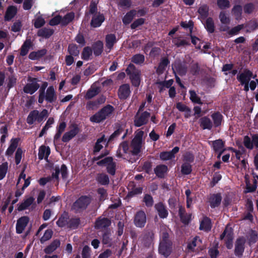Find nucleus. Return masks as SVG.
<instances>
[{
    "label": "nucleus",
    "mask_w": 258,
    "mask_h": 258,
    "mask_svg": "<svg viewBox=\"0 0 258 258\" xmlns=\"http://www.w3.org/2000/svg\"><path fill=\"white\" fill-rule=\"evenodd\" d=\"M47 86V83H44L39 91V95L38 102L42 103L44 99L48 102L55 101L57 99V96L53 86H49L46 90L45 94L44 91Z\"/></svg>",
    "instance_id": "obj_1"
},
{
    "label": "nucleus",
    "mask_w": 258,
    "mask_h": 258,
    "mask_svg": "<svg viewBox=\"0 0 258 258\" xmlns=\"http://www.w3.org/2000/svg\"><path fill=\"white\" fill-rule=\"evenodd\" d=\"M114 111L113 106L108 105L103 107L100 111L98 112L90 117V121L93 122L99 123L107 117H109Z\"/></svg>",
    "instance_id": "obj_2"
},
{
    "label": "nucleus",
    "mask_w": 258,
    "mask_h": 258,
    "mask_svg": "<svg viewBox=\"0 0 258 258\" xmlns=\"http://www.w3.org/2000/svg\"><path fill=\"white\" fill-rule=\"evenodd\" d=\"M143 135L144 132L142 131L139 130L136 132L135 137L133 139L131 144L133 154L137 155L140 152L143 142Z\"/></svg>",
    "instance_id": "obj_3"
},
{
    "label": "nucleus",
    "mask_w": 258,
    "mask_h": 258,
    "mask_svg": "<svg viewBox=\"0 0 258 258\" xmlns=\"http://www.w3.org/2000/svg\"><path fill=\"white\" fill-rule=\"evenodd\" d=\"M126 73L130 75L133 85L138 87L140 84V71L136 70L135 66L130 64L126 70Z\"/></svg>",
    "instance_id": "obj_4"
},
{
    "label": "nucleus",
    "mask_w": 258,
    "mask_h": 258,
    "mask_svg": "<svg viewBox=\"0 0 258 258\" xmlns=\"http://www.w3.org/2000/svg\"><path fill=\"white\" fill-rule=\"evenodd\" d=\"M99 165H104L106 167L108 173L113 175L115 173V163L113 162L111 157H106L97 162Z\"/></svg>",
    "instance_id": "obj_5"
},
{
    "label": "nucleus",
    "mask_w": 258,
    "mask_h": 258,
    "mask_svg": "<svg viewBox=\"0 0 258 258\" xmlns=\"http://www.w3.org/2000/svg\"><path fill=\"white\" fill-rule=\"evenodd\" d=\"M256 77V75L250 71L244 70L237 75V79L241 83H246L249 82L251 78L255 79Z\"/></svg>",
    "instance_id": "obj_6"
},
{
    "label": "nucleus",
    "mask_w": 258,
    "mask_h": 258,
    "mask_svg": "<svg viewBox=\"0 0 258 258\" xmlns=\"http://www.w3.org/2000/svg\"><path fill=\"white\" fill-rule=\"evenodd\" d=\"M149 116L150 114L146 111L143 113L138 112L135 116V119L134 120L135 125L136 126L139 127L146 123L148 120Z\"/></svg>",
    "instance_id": "obj_7"
},
{
    "label": "nucleus",
    "mask_w": 258,
    "mask_h": 258,
    "mask_svg": "<svg viewBox=\"0 0 258 258\" xmlns=\"http://www.w3.org/2000/svg\"><path fill=\"white\" fill-rule=\"evenodd\" d=\"M220 238L221 239H225L226 246L228 249L232 247L233 233L231 228L227 227Z\"/></svg>",
    "instance_id": "obj_8"
},
{
    "label": "nucleus",
    "mask_w": 258,
    "mask_h": 258,
    "mask_svg": "<svg viewBox=\"0 0 258 258\" xmlns=\"http://www.w3.org/2000/svg\"><path fill=\"white\" fill-rule=\"evenodd\" d=\"M39 87V85L37 83L36 79H31L29 82L27 83L24 88V91L30 94H32L35 92Z\"/></svg>",
    "instance_id": "obj_9"
},
{
    "label": "nucleus",
    "mask_w": 258,
    "mask_h": 258,
    "mask_svg": "<svg viewBox=\"0 0 258 258\" xmlns=\"http://www.w3.org/2000/svg\"><path fill=\"white\" fill-rule=\"evenodd\" d=\"M187 247L191 250L199 252L203 248L204 245L200 237H196L191 242L188 243Z\"/></svg>",
    "instance_id": "obj_10"
},
{
    "label": "nucleus",
    "mask_w": 258,
    "mask_h": 258,
    "mask_svg": "<svg viewBox=\"0 0 258 258\" xmlns=\"http://www.w3.org/2000/svg\"><path fill=\"white\" fill-rule=\"evenodd\" d=\"M134 222L138 227H143L146 222V215L144 212L141 211L138 212L135 217Z\"/></svg>",
    "instance_id": "obj_11"
},
{
    "label": "nucleus",
    "mask_w": 258,
    "mask_h": 258,
    "mask_svg": "<svg viewBox=\"0 0 258 258\" xmlns=\"http://www.w3.org/2000/svg\"><path fill=\"white\" fill-rule=\"evenodd\" d=\"M29 221V219L27 216H23L19 218L16 224V232L17 233H22Z\"/></svg>",
    "instance_id": "obj_12"
},
{
    "label": "nucleus",
    "mask_w": 258,
    "mask_h": 258,
    "mask_svg": "<svg viewBox=\"0 0 258 258\" xmlns=\"http://www.w3.org/2000/svg\"><path fill=\"white\" fill-rule=\"evenodd\" d=\"M79 132L77 125H73L70 131L66 132L63 136L62 140L67 142L74 138Z\"/></svg>",
    "instance_id": "obj_13"
},
{
    "label": "nucleus",
    "mask_w": 258,
    "mask_h": 258,
    "mask_svg": "<svg viewBox=\"0 0 258 258\" xmlns=\"http://www.w3.org/2000/svg\"><path fill=\"white\" fill-rule=\"evenodd\" d=\"M179 148L174 147L171 151L163 152L160 154V158L163 161H167L174 158L175 154L179 151Z\"/></svg>",
    "instance_id": "obj_14"
},
{
    "label": "nucleus",
    "mask_w": 258,
    "mask_h": 258,
    "mask_svg": "<svg viewBox=\"0 0 258 258\" xmlns=\"http://www.w3.org/2000/svg\"><path fill=\"white\" fill-rule=\"evenodd\" d=\"M90 198L87 197L80 198L73 205L74 208L76 209H84L90 203Z\"/></svg>",
    "instance_id": "obj_15"
},
{
    "label": "nucleus",
    "mask_w": 258,
    "mask_h": 258,
    "mask_svg": "<svg viewBox=\"0 0 258 258\" xmlns=\"http://www.w3.org/2000/svg\"><path fill=\"white\" fill-rule=\"evenodd\" d=\"M130 87L128 84H123L119 87L118 95L120 99H125L130 96Z\"/></svg>",
    "instance_id": "obj_16"
},
{
    "label": "nucleus",
    "mask_w": 258,
    "mask_h": 258,
    "mask_svg": "<svg viewBox=\"0 0 258 258\" xmlns=\"http://www.w3.org/2000/svg\"><path fill=\"white\" fill-rule=\"evenodd\" d=\"M154 234L152 231L146 232L142 237V243L145 246H150L153 244Z\"/></svg>",
    "instance_id": "obj_17"
},
{
    "label": "nucleus",
    "mask_w": 258,
    "mask_h": 258,
    "mask_svg": "<svg viewBox=\"0 0 258 258\" xmlns=\"http://www.w3.org/2000/svg\"><path fill=\"white\" fill-rule=\"evenodd\" d=\"M221 200L222 198L220 194H212L210 195L208 202L212 208H215L220 205Z\"/></svg>",
    "instance_id": "obj_18"
},
{
    "label": "nucleus",
    "mask_w": 258,
    "mask_h": 258,
    "mask_svg": "<svg viewBox=\"0 0 258 258\" xmlns=\"http://www.w3.org/2000/svg\"><path fill=\"white\" fill-rule=\"evenodd\" d=\"M245 242V239L243 237H241L237 239L235 244V252L237 255H241L244 250V245Z\"/></svg>",
    "instance_id": "obj_19"
},
{
    "label": "nucleus",
    "mask_w": 258,
    "mask_h": 258,
    "mask_svg": "<svg viewBox=\"0 0 258 258\" xmlns=\"http://www.w3.org/2000/svg\"><path fill=\"white\" fill-rule=\"evenodd\" d=\"M104 20V17L102 14H95L92 19L91 25L93 27H98L101 26Z\"/></svg>",
    "instance_id": "obj_20"
},
{
    "label": "nucleus",
    "mask_w": 258,
    "mask_h": 258,
    "mask_svg": "<svg viewBox=\"0 0 258 258\" xmlns=\"http://www.w3.org/2000/svg\"><path fill=\"white\" fill-rule=\"evenodd\" d=\"M159 253L165 257L168 256L171 251V242L169 243H160Z\"/></svg>",
    "instance_id": "obj_21"
},
{
    "label": "nucleus",
    "mask_w": 258,
    "mask_h": 258,
    "mask_svg": "<svg viewBox=\"0 0 258 258\" xmlns=\"http://www.w3.org/2000/svg\"><path fill=\"white\" fill-rule=\"evenodd\" d=\"M155 208L158 215L161 218H165L168 216V211L165 206L161 203H159L155 205Z\"/></svg>",
    "instance_id": "obj_22"
},
{
    "label": "nucleus",
    "mask_w": 258,
    "mask_h": 258,
    "mask_svg": "<svg viewBox=\"0 0 258 258\" xmlns=\"http://www.w3.org/2000/svg\"><path fill=\"white\" fill-rule=\"evenodd\" d=\"M128 145L126 142H122L119 146L116 152V156L118 157L124 158V154L128 153Z\"/></svg>",
    "instance_id": "obj_23"
},
{
    "label": "nucleus",
    "mask_w": 258,
    "mask_h": 258,
    "mask_svg": "<svg viewBox=\"0 0 258 258\" xmlns=\"http://www.w3.org/2000/svg\"><path fill=\"white\" fill-rule=\"evenodd\" d=\"M50 150L48 147L45 146H41L39 149L38 158L39 159H47L50 154Z\"/></svg>",
    "instance_id": "obj_24"
},
{
    "label": "nucleus",
    "mask_w": 258,
    "mask_h": 258,
    "mask_svg": "<svg viewBox=\"0 0 258 258\" xmlns=\"http://www.w3.org/2000/svg\"><path fill=\"white\" fill-rule=\"evenodd\" d=\"M110 224V221L107 218L100 217L95 223V227L97 229H102L108 226Z\"/></svg>",
    "instance_id": "obj_25"
},
{
    "label": "nucleus",
    "mask_w": 258,
    "mask_h": 258,
    "mask_svg": "<svg viewBox=\"0 0 258 258\" xmlns=\"http://www.w3.org/2000/svg\"><path fill=\"white\" fill-rule=\"evenodd\" d=\"M19 141V138L12 139L11 140L10 145L6 151V154L8 155H11L13 154L16 148Z\"/></svg>",
    "instance_id": "obj_26"
},
{
    "label": "nucleus",
    "mask_w": 258,
    "mask_h": 258,
    "mask_svg": "<svg viewBox=\"0 0 258 258\" xmlns=\"http://www.w3.org/2000/svg\"><path fill=\"white\" fill-rule=\"evenodd\" d=\"M213 147L216 152H219V154L218 156V157L219 158L224 150V143L223 141L221 140H218L213 142Z\"/></svg>",
    "instance_id": "obj_27"
},
{
    "label": "nucleus",
    "mask_w": 258,
    "mask_h": 258,
    "mask_svg": "<svg viewBox=\"0 0 258 258\" xmlns=\"http://www.w3.org/2000/svg\"><path fill=\"white\" fill-rule=\"evenodd\" d=\"M59 172L61 173L62 177L63 178H65L67 176V167L64 165H62L60 168V169L58 167H55V173L52 174V176L57 178L58 177V174Z\"/></svg>",
    "instance_id": "obj_28"
},
{
    "label": "nucleus",
    "mask_w": 258,
    "mask_h": 258,
    "mask_svg": "<svg viewBox=\"0 0 258 258\" xmlns=\"http://www.w3.org/2000/svg\"><path fill=\"white\" fill-rule=\"evenodd\" d=\"M34 199L32 197H29L25 199L24 201L20 204L18 209L19 211H22L29 207L34 202Z\"/></svg>",
    "instance_id": "obj_29"
},
{
    "label": "nucleus",
    "mask_w": 258,
    "mask_h": 258,
    "mask_svg": "<svg viewBox=\"0 0 258 258\" xmlns=\"http://www.w3.org/2000/svg\"><path fill=\"white\" fill-rule=\"evenodd\" d=\"M200 126L204 129H208L210 130L212 127V122L211 120L207 117H204L200 119Z\"/></svg>",
    "instance_id": "obj_30"
},
{
    "label": "nucleus",
    "mask_w": 258,
    "mask_h": 258,
    "mask_svg": "<svg viewBox=\"0 0 258 258\" xmlns=\"http://www.w3.org/2000/svg\"><path fill=\"white\" fill-rule=\"evenodd\" d=\"M156 175L159 177H162L167 173V167L164 165H159L154 169Z\"/></svg>",
    "instance_id": "obj_31"
},
{
    "label": "nucleus",
    "mask_w": 258,
    "mask_h": 258,
    "mask_svg": "<svg viewBox=\"0 0 258 258\" xmlns=\"http://www.w3.org/2000/svg\"><path fill=\"white\" fill-rule=\"evenodd\" d=\"M211 228V222L209 218L207 217L204 218L202 220L200 226V229L205 231L210 230Z\"/></svg>",
    "instance_id": "obj_32"
},
{
    "label": "nucleus",
    "mask_w": 258,
    "mask_h": 258,
    "mask_svg": "<svg viewBox=\"0 0 258 258\" xmlns=\"http://www.w3.org/2000/svg\"><path fill=\"white\" fill-rule=\"evenodd\" d=\"M59 245V241L55 240L44 249V252L46 253H50L54 251Z\"/></svg>",
    "instance_id": "obj_33"
},
{
    "label": "nucleus",
    "mask_w": 258,
    "mask_h": 258,
    "mask_svg": "<svg viewBox=\"0 0 258 258\" xmlns=\"http://www.w3.org/2000/svg\"><path fill=\"white\" fill-rule=\"evenodd\" d=\"M106 47L110 49L116 42V37L114 34H108L106 36Z\"/></svg>",
    "instance_id": "obj_34"
},
{
    "label": "nucleus",
    "mask_w": 258,
    "mask_h": 258,
    "mask_svg": "<svg viewBox=\"0 0 258 258\" xmlns=\"http://www.w3.org/2000/svg\"><path fill=\"white\" fill-rule=\"evenodd\" d=\"M136 15L137 12L136 11H131L130 12L127 13L123 18V23L124 24H128L130 23Z\"/></svg>",
    "instance_id": "obj_35"
},
{
    "label": "nucleus",
    "mask_w": 258,
    "mask_h": 258,
    "mask_svg": "<svg viewBox=\"0 0 258 258\" xmlns=\"http://www.w3.org/2000/svg\"><path fill=\"white\" fill-rule=\"evenodd\" d=\"M17 12V9L14 6L9 7L6 12L5 19L7 20H10L12 19Z\"/></svg>",
    "instance_id": "obj_36"
},
{
    "label": "nucleus",
    "mask_w": 258,
    "mask_h": 258,
    "mask_svg": "<svg viewBox=\"0 0 258 258\" xmlns=\"http://www.w3.org/2000/svg\"><path fill=\"white\" fill-rule=\"evenodd\" d=\"M212 118L213 120L214 125L215 126H218L221 123L222 120V115L219 112H215L212 114Z\"/></svg>",
    "instance_id": "obj_37"
},
{
    "label": "nucleus",
    "mask_w": 258,
    "mask_h": 258,
    "mask_svg": "<svg viewBox=\"0 0 258 258\" xmlns=\"http://www.w3.org/2000/svg\"><path fill=\"white\" fill-rule=\"evenodd\" d=\"M39 112L37 110H34L30 112L27 117V122L29 124H32L35 121H38Z\"/></svg>",
    "instance_id": "obj_38"
},
{
    "label": "nucleus",
    "mask_w": 258,
    "mask_h": 258,
    "mask_svg": "<svg viewBox=\"0 0 258 258\" xmlns=\"http://www.w3.org/2000/svg\"><path fill=\"white\" fill-rule=\"evenodd\" d=\"M96 180L102 185L108 184L109 182L108 176L103 173L98 174L96 177Z\"/></svg>",
    "instance_id": "obj_39"
},
{
    "label": "nucleus",
    "mask_w": 258,
    "mask_h": 258,
    "mask_svg": "<svg viewBox=\"0 0 258 258\" xmlns=\"http://www.w3.org/2000/svg\"><path fill=\"white\" fill-rule=\"evenodd\" d=\"M46 52V51L45 49H42L37 52H32L30 53L29 57L32 60L37 59L44 55Z\"/></svg>",
    "instance_id": "obj_40"
},
{
    "label": "nucleus",
    "mask_w": 258,
    "mask_h": 258,
    "mask_svg": "<svg viewBox=\"0 0 258 258\" xmlns=\"http://www.w3.org/2000/svg\"><path fill=\"white\" fill-rule=\"evenodd\" d=\"M179 214L180 215L182 222L184 224H187L190 220V215H184V211L183 208L180 207L179 209Z\"/></svg>",
    "instance_id": "obj_41"
},
{
    "label": "nucleus",
    "mask_w": 258,
    "mask_h": 258,
    "mask_svg": "<svg viewBox=\"0 0 258 258\" xmlns=\"http://www.w3.org/2000/svg\"><path fill=\"white\" fill-rule=\"evenodd\" d=\"M99 92V89L97 87H92L87 92L85 97L87 99H91L97 95Z\"/></svg>",
    "instance_id": "obj_42"
},
{
    "label": "nucleus",
    "mask_w": 258,
    "mask_h": 258,
    "mask_svg": "<svg viewBox=\"0 0 258 258\" xmlns=\"http://www.w3.org/2000/svg\"><path fill=\"white\" fill-rule=\"evenodd\" d=\"M103 44L101 41H97L93 46L94 53L96 55H100L103 49Z\"/></svg>",
    "instance_id": "obj_43"
},
{
    "label": "nucleus",
    "mask_w": 258,
    "mask_h": 258,
    "mask_svg": "<svg viewBox=\"0 0 258 258\" xmlns=\"http://www.w3.org/2000/svg\"><path fill=\"white\" fill-rule=\"evenodd\" d=\"M209 7L207 5L201 6L198 10L201 18L205 19L208 15Z\"/></svg>",
    "instance_id": "obj_44"
},
{
    "label": "nucleus",
    "mask_w": 258,
    "mask_h": 258,
    "mask_svg": "<svg viewBox=\"0 0 258 258\" xmlns=\"http://www.w3.org/2000/svg\"><path fill=\"white\" fill-rule=\"evenodd\" d=\"M54 123V120L52 118H49L45 126L42 128V131H41L40 134H39V137H42L46 133V131L48 130L49 128H50L51 126V125Z\"/></svg>",
    "instance_id": "obj_45"
},
{
    "label": "nucleus",
    "mask_w": 258,
    "mask_h": 258,
    "mask_svg": "<svg viewBox=\"0 0 258 258\" xmlns=\"http://www.w3.org/2000/svg\"><path fill=\"white\" fill-rule=\"evenodd\" d=\"M191 42L193 44H194L196 46V48H197L201 49L202 45L203 44V47L204 48L206 49L209 47L208 45L203 44V42H201V41L198 38H197L196 37L191 36Z\"/></svg>",
    "instance_id": "obj_46"
},
{
    "label": "nucleus",
    "mask_w": 258,
    "mask_h": 258,
    "mask_svg": "<svg viewBox=\"0 0 258 258\" xmlns=\"http://www.w3.org/2000/svg\"><path fill=\"white\" fill-rule=\"evenodd\" d=\"M31 45L30 40H27L22 45L21 49L20 54L24 56L27 54L29 47Z\"/></svg>",
    "instance_id": "obj_47"
},
{
    "label": "nucleus",
    "mask_w": 258,
    "mask_h": 258,
    "mask_svg": "<svg viewBox=\"0 0 258 258\" xmlns=\"http://www.w3.org/2000/svg\"><path fill=\"white\" fill-rule=\"evenodd\" d=\"M53 33V31L51 29L47 28H43L40 29L38 31V35L39 36H42L44 37H49Z\"/></svg>",
    "instance_id": "obj_48"
},
{
    "label": "nucleus",
    "mask_w": 258,
    "mask_h": 258,
    "mask_svg": "<svg viewBox=\"0 0 258 258\" xmlns=\"http://www.w3.org/2000/svg\"><path fill=\"white\" fill-rule=\"evenodd\" d=\"M74 13H73L67 14L63 18H61V24L63 25H67L74 19Z\"/></svg>",
    "instance_id": "obj_49"
},
{
    "label": "nucleus",
    "mask_w": 258,
    "mask_h": 258,
    "mask_svg": "<svg viewBox=\"0 0 258 258\" xmlns=\"http://www.w3.org/2000/svg\"><path fill=\"white\" fill-rule=\"evenodd\" d=\"M205 26L208 31L210 33L214 32L215 28L214 24V21L211 18H209L207 19Z\"/></svg>",
    "instance_id": "obj_50"
},
{
    "label": "nucleus",
    "mask_w": 258,
    "mask_h": 258,
    "mask_svg": "<svg viewBox=\"0 0 258 258\" xmlns=\"http://www.w3.org/2000/svg\"><path fill=\"white\" fill-rule=\"evenodd\" d=\"M173 43L176 46L179 47L188 44V42L181 37H177L173 39Z\"/></svg>",
    "instance_id": "obj_51"
},
{
    "label": "nucleus",
    "mask_w": 258,
    "mask_h": 258,
    "mask_svg": "<svg viewBox=\"0 0 258 258\" xmlns=\"http://www.w3.org/2000/svg\"><path fill=\"white\" fill-rule=\"evenodd\" d=\"M219 19L221 23L223 25H228L230 23V19L224 12H221L220 13Z\"/></svg>",
    "instance_id": "obj_52"
},
{
    "label": "nucleus",
    "mask_w": 258,
    "mask_h": 258,
    "mask_svg": "<svg viewBox=\"0 0 258 258\" xmlns=\"http://www.w3.org/2000/svg\"><path fill=\"white\" fill-rule=\"evenodd\" d=\"M53 232L51 229H47L45 231L43 236L40 239V242L43 243L48 240L52 237Z\"/></svg>",
    "instance_id": "obj_53"
},
{
    "label": "nucleus",
    "mask_w": 258,
    "mask_h": 258,
    "mask_svg": "<svg viewBox=\"0 0 258 258\" xmlns=\"http://www.w3.org/2000/svg\"><path fill=\"white\" fill-rule=\"evenodd\" d=\"M189 94L190 99L192 102L197 104L202 103L200 98L197 95V93L194 91H189Z\"/></svg>",
    "instance_id": "obj_54"
},
{
    "label": "nucleus",
    "mask_w": 258,
    "mask_h": 258,
    "mask_svg": "<svg viewBox=\"0 0 258 258\" xmlns=\"http://www.w3.org/2000/svg\"><path fill=\"white\" fill-rule=\"evenodd\" d=\"M92 49L89 47H86L84 48L82 52V58L84 59L88 60L92 55Z\"/></svg>",
    "instance_id": "obj_55"
},
{
    "label": "nucleus",
    "mask_w": 258,
    "mask_h": 258,
    "mask_svg": "<svg viewBox=\"0 0 258 258\" xmlns=\"http://www.w3.org/2000/svg\"><path fill=\"white\" fill-rule=\"evenodd\" d=\"M68 51L71 55L77 56L79 54V50L77 46L74 44H71L69 45Z\"/></svg>",
    "instance_id": "obj_56"
},
{
    "label": "nucleus",
    "mask_w": 258,
    "mask_h": 258,
    "mask_svg": "<svg viewBox=\"0 0 258 258\" xmlns=\"http://www.w3.org/2000/svg\"><path fill=\"white\" fill-rule=\"evenodd\" d=\"M8 171V163H3L0 165V180L3 179L6 176Z\"/></svg>",
    "instance_id": "obj_57"
},
{
    "label": "nucleus",
    "mask_w": 258,
    "mask_h": 258,
    "mask_svg": "<svg viewBox=\"0 0 258 258\" xmlns=\"http://www.w3.org/2000/svg\"><path fill=\"white\" fill-rule=\"evenodd\" d=\"M66 127V124L65 122H61L59 124L57 129V132L54 136V140H57L60 138L62 133L64 131Z\"/></svg>",
    "instance_id": "obj_58"
},
{
    "label": "nucleus",
    "mask_w": 258,
    "mask_h": 258,
    "mask_svg": "<svg viewBox=\"0 0 258 258\" xmlns=\"http://www.w3.org/2000/svg\"><path fill=\"white\" fill-rule=\"evenodd\" d=\"M171 243L169 239V234L165 231H162L161 233V238L160 243Z\"/></svg>",
    "instance_id": "obj_59"
},
{
    "label": "nucleus",
    "mask_w": 258,
    "mask_h": 258,
    "mask_svg": "<svg viewBox=\"0 0 258 258\" xmlns=\"http://www.w3.org/2000/svg\"><path fill=\"white\" fill-rule=\"evenodd\" d=\"M168 63L169 61L167 59H163L160 63L157 71L159 73H162V72L165 69V68L167 67Z\"/></svg>",
    "instance_id": "obj_60"
},
{
    "label": "nucleus",
    "mask_w": 258,
    "mask_h": 258,
    "mask_svg": "<svg viewBox=\"0 0 258 258\" xmlns=\"http://www.w3.org/2000/svg\"><path fill=\"white\" fill-rule=\"evenodd\" d=\"M217 5L221 9H224L230 7L229 0H217Z\"/></svg>",
    "instance_id": "obj_61"
},
{
    "label": "nucleus",
    "mask_w": 258,
    "mask_h": 258,
    "mask_svg": "<svg viewBox=\"0 0 258 258\" xmlns=\"http://www.w3.org/2000/svg\"><path fill=\"white\" fill-rule=\"evenodd\" d=\"M232 13L236 19H238L242 13V8L240 6H236L232 9Z\"/></svg>",
    "instance_id": "obj_62"
},
{
    "label": "nucleus",
    "mask_w": 258,
    "mask_h": 258,
    "mask_svg": "<svg viewBox=\"0 0 258 258\" xmlns=\"http://www.w3.org/2000/svg\"><path fill=\"white\" fill-rule=\"evenodd\" d=\"M144 56L142 54H137L132 58V61L137 64H140L144 62Z\"/></svg>",
    "instance_id": "obj_63"
},
{
    "label": "nucleus",
    "mask_w": 258,
    "mask_h": 258,
    "mask_svg": "<svg viewBox=\"0 0 258 258\" xmlns=\"http://www.w3.org/2000/svg\"><path fill=\"white\" fill-rule=\"evenodd\" d=\"M191 171V166L189 164L185 163L181 167V172L184 174H188Z\"/></svg>",
    "instance_id": "obj_64"
}]
</instances>
